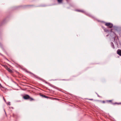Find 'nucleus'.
Segmentation results:
<instances>
[{"instance_id":"8","label":"nucleus","mask_w":121,"mask_h":121,"mask_svg":"<svg viewBox=\"0 0 121 121\" xmlns=\"http://www.w3.org/2000/svg\"><path fill=\"white\" fill-rule=\"evenodd\" d=\"M76 11H77L79 12H81L82 13H84V11L83 10H76Z\"/></svg>"},{"instance_id":"17","label":"nucleus","mask_w":121,"mask_h":121,"mask_svg":"<svg viewBox=\"0 0 121 121\" xmlns=\"http://www.w3.org/2000/svg\"><path fill=\"white\" fill-rule=\"evenodd\" d=\"M103 103H104L105 102L104 101H103Z\"/></svg>"},{"instance_id":"3","label":"nucleus","mask_w":121,"mask_h":121,"mask_svg":"<svg viewBox=\"0 0 121 121\" xmlns=\"http://www.w3.org/2000/svg\"><path fill=\"white\" fill-rule=\"evenodd\" d=\"M117 53L120 56H121V50L118 49L117 51Z\"/></svg>"},{"instance_id":"7","label":"nucleus","mask_w":121,"mask_h":121,"mask_svg":"<svg viewBox=\"0 0 121 121\" xmlns=\"http://www.w3.org/2000/svg\"><path fill=\"white\" fill-rule=\"evenodd\" d=\"M40 96H42L43 97L46 98H48V97L47 96H46L44 95H42L40 94Z\"/></svg>"},{"instance_id":"12","label":"nucleus","mask_w":121,"mask_h":121,"mask_svg":"<svg viewBox=\"0 0 121 121\" xmlns=\"http://www.w3.org/2000/svg\"><path fill=\"white\" fill-rule=\"evenodd\" d=\"M3 99H4V101H6V100H5V99H4V98L3 97Z\"/></svg>"},{"instance_id":"21","label":"nucleus","mask_w":121,"mask_h":121,"mask_svg":"<svg viewBox=\"0 0 121 121\" xmlns=\"http://www.w3.org/2000/svg\"><path fill=\"white\" fill-rule=\"evenodd\" d=\"M0 86H1V85L0 84Z\"/></svg>"},{"instance_id":"22","label":"nucleus","mask_w":121,"mask_h":121,"mask_svg":"<svg viewBox=\"0 0 121 121\" xmlns=\"http://www.w3.org/2000/svg\"><path fill=\"white\" fill-rule=\"evenodd\" d=\"M67 1V0H66Z\"/></svg>"},{"instance_id":"18","label":"nucleus","mask_w":121,"mask_h":121,"mask_svg":"<svg viewBox=\"0 0 121 121\" xmlns=\"http://www.w3.org/2000/svg\"><path fill=\"white\" fill-rule=\"evenodd\" d=\"M96 94H97V95L99 97V95H98V94H97V93H96Z\"/></svg>"},{"instance_id":"15","label":"nucleus","mask_w":121,"mask_h":121,"mask_svg":"<svg viewBox=\"0 0 121 121\" xmlns=\"http://www.w3.org/2000/svg\"><path fill=\"white\" fill-rule=\"evenodd\" d=\"M108 101L109 102H111L112 101V100H109Z\"/></svg>"},{"instance_id":"16","label":"nucleus","mask_w":121,"mask_h":121,"mask_svg":"<svg viewBox=\"0 0 121 121\" xmlns=\"http://www.w3.org/2000/svg\"><path fill=\"white\" fill-rule=\"evenodd\" d=\"M38 79H39L40 80L41 79L40 78H39V77H38Z\"/></svg>"},{"instance_id":"4","label":"nucleus","mask_w":121,"mask_h":121,"mask_svg":"<svg viewBox=\"0 0 121 121\" xmlns=\"http://www.w3.org/2000/svg\"><path fill=\"white\" fill-rule=\"evenodd\" d=\"M6 69L10 73H12L13 71L12 70L9 68L7 67L6 68Z\"/></svg>"},{"instance_id":"14","label":"nucleus","mask_w":121,"mask_h":121,"mask_svg":"<svg viewBox=\"0 0 121 121\" xmlns=\"http://www.w3.org/2000/svg\"><path fill=\"white\" fill-rule=\"evenodd\" d=\"M89 99L91 100H93L92 99Z\"/></svg>"},{"instance_id":"11","label":"nucleus","mask_w":121,"mask_h":121,"mask_svg":"<svg viewBox=\"0 0 121 121\" xmlns=\"http://www.w3.org/2000/svg\"><path fill=\"white\" fill-rule=\"evenodd\" d=\"M8 105H10V102H9L8 104Z\"/></svg>"},{"instance_id":"10","label":"nucleus","mask_w":121,"mask_h":121,"mask_svg":"<svg viewBox=\"0 0 121 121\" xmlns=\"http://www.w3.org/2000/svg\"><path fill=\"white\" fill-rule=\"evenodd\" d=\"M104 31H106V32H107V31H108V30H105V29H104Z\"/></svg>"},{"instance_id":"19","label":"nucleus","mask_w":121,"mask_h":121,"mask_svg":"<svg viewBox=\"0 0 121 121\" xmlns=\"http://www.w3.org/2000/svg\"><path fill=\"white\" fill-rule=\"evenodd\" d=\"M108 35H107V36H108Z\"/></svg>"},{"instance_id":"20","label":"nucleus","mask_w":121,"mask_h":121,"mask_svg":"<svg viewBox=\"0 0 121 121\" xmlns=\"http://www.w3.org/2000/svg\"><path fill=\"white\" fill-rule=\"evenodd\" d=\"M30 73V74H32V73Z\"/></svg>"},{"instance_id":"13","label":"nucleus","mask_w":121,"mask_h":121,"mask_svg":"<svg viewBox=\"0 0 121 121\" xmlns=\"http://www.w3.org/2000/svg\"><path fill=\"white\" fill-rule=\"evenodd\" d=\"M42 81L43 82H44V80H43V79H42Z\"/></svg>"},{"instance_id":"2","label":"nucleus","mask_w":121,"mask_h":121,"mask_svg":"<svg viewBox=\"0 0 121 121\" xmlns=\"http://www.w3.org/2000/svg\"><path fill=\"white\" fill-rule=\"evenodd\" d=\"M105 25L110 28H112L113 26V24L110 23H106Z\"/></svg>"},{"instance_id":"5","label":"nucleus","mask_w":121,"mask_h":121,"mask_svg":"<svg viewBox=\"0 0 121 121\" xmlns=\"http://www.w3.org/2000/svg\"><path fill=\"white\" fill-rule=\"evenodd\" d=\"M111 45L113 49L115 48L114 46L113 43L112 42L111 43Z\"/></svg>"},{"instance_id":"1","label":"nucleus","mask_w":121,"mask_h":121,"mask_svg":"<svg viewBox=\"0 0 121 121\" xmlns=\"http://www.w3.org/2000/svg\"><path fill=\"white\" fill-rule=\"evenodd\" d=\"M23 98L25 99H29L30 101L33 100V98L30 97V96L28 95H26L24 96H23Z\"/></svg>"},{"instance_id":"9","label":"nucleus","mask_w":121,"mask_h":121,"mask_svg":"<svg viewBox=\"0 0 121 121\" xmlns=\"http://www.w3.org/2000/svg\"><path fill=\"white\" fill-rule=\"evenodd\" d=\"M121 104V103H115L114 104Z\"/></svg>"},{"instance_id":"6","label":"nucleus","mask_w":121,"mask_h":121,"mask_svg":"<svg viewBox=\"0 0 121 121\" xmlns=\"http://www.w3.org/2000/svg\"><path fill=\"white\" fill-rule=\"evenodd\" d=\"M58 3H62V0H57Z\"/></svg>"}]
</instances>
